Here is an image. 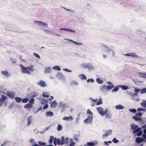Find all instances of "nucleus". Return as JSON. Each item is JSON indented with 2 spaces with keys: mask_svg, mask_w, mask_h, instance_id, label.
<instances>
[{
  "mask_svg": "<svg viewBox=\"0 0 146 146\" xmlns=\"http://www.w3.org/2000/svg\"><path fill=\"white\" fill-rule=\"evenodd\" d=\"M137 111H146V109H144L143 108H138L137 109Z\"/></svg>",
  "mask_w": 146,
  "mask_h": 146,
  "instance_id": "obj_35",
  "label": "nucleus"
},
{
  "mask_svg": "<svg viewBox=\"0 0 146 146\" xmlns=\"http://www.w3.org/2000/svg\"><path fill=\"white\" fill-rule=\"evenodd\" d=\"M117 87H115L111 91L112 92H117L119 89V88Z\"/></svg>",
  "mask_w": 146,
  "mask_h": 146,
  "instance_id": "obj_43",
  "label": "nucleus"
},
{
  "mask_svg": "<svg viewBox=\"0 0 146 146\" xmlns=\"http://www.w3.org/2000/svg\"><path fill=\"white\" fill-rule=\"evenodd\" d=\"M53 138V137L52 136L50 137V139L49 140V143H51L52 142Z\"/></svg>",
  "mask_w": 146,
  "mask_h": 146,
  "instance_id": "obj_47",
  "label": "nucleus"
},
{
  "mask_svg": "<svg viewBox=\"0 0 146 146\" xmlns=\"http://www.w3.org/2000/svg\"><path fill=\"white\" fill-rule=\"evenodd\" d=\"M59 104L60 106L61 107H64V104H63L62 102H60L59 103Z\"/></svg>",
  "mask_w": 146,
  "mask_h": 146,
  "instance_id": "obj_60",
  "label": "nucleus"
},
{
  "mask_svg": "<svg viewBox=\"0 0 146 146\" xmlns=\"http://www.w3.org/2000/svg\"><path fill=\"white\" fill-rule=\"evenodd\" d=\"M72 83L74 84L75 85H77L78 84V83L76 81H73L72 82Z\"/></svg>",
  "mask_w": 146,
  "mask_h": 146,
  "instance_id": "obj_63",
  "label": "nucleus"
},
{
  "mask_svg": "<svg viewBox=\"0 0 146 146\" xmlns=\"http://www.w3.org/2000/svg\"><path fill=\"white\" fill-rule=\"evenodd\" d=\"M102 49H103L104 51H106L109 53H110V52H111L112 53V55L113 56H114V53L112 50L110 49L105 45H103L102 46Z\"/></svg>",
  "mask_w": 146,
  "mask_h": 146,
  "instance_id": "obj_3",
  "label": "nucleus"
},
{
  "mask_svg": "<svg viewBox=\"0 0 146 146\" xmlns=\"http://www.w3.org/2000/svg\"><path fill=\"white\" fill-rule=\"evenodd\" d=\"M129 111L132 113H135L136 112V110L135 109H129Z\"/></svg>",
  "mask_w": 146,
  "mask_h": 146,
  "instance_id": "obj_40",
  "label": "nucleus"
},
{
  "mask_svg": "<svg viewBox=\"0 0 146 146\" xmlns=\"http://www.w3.org/2000/svg\"><path fill=\"white\" fill-rule=\"evenodd\" d=\"M72 42H73L74 43V44H76V45H81L82 44L81 43H78V42H76L75 41H72V40H70Z\"/></svg>",
  "mask_w": 146,
  "mask_h": 146,
  "instance_id": "obj_58",
  "label": "nucleus"
},
{
  "mask_svg": "<svg viewBox=\"0 0 146 146\" xmlns=\"http://www.w3.org/2000/svg\"><path fill=\"white\" fill-rule=\"evenodd\" d=\"M144 140V139H142L141 138L138 137L136 138L135 140V142L137 143L138 144H139Z\"/></svg>",
  "mask_w": 146,
  "mask_h": 146,
  "instance_id": "obj_12",
  "label": "nucleus"
},
{
  "mask_svg": "<svg viewBox=\"0 0 146 146\" xmlns=\"http://www.w3.org/2000/svg\"><path fill=\"white\" fill-rule=\"evenodd\" d=\"M30 141L31 143H33L35 142V141L33 139H31L30 140Z\"/></svg>",
  "mask_w": 146,
  "mask_h": 146,
  "instance_id": "obj_64",
  "label": "nucleus"
},
{
  "mask_svg": "<svg viewBox=\"0 0 146 146\" xmlns=\"http://www.w3.org/2000/svg\"><path fill=\"white\" fill-rule=\"evenodd\" d=\"M87 68H88L89 70H93L94 69L93 67L91 66L89 64V65H88V66Z\"/></svg>",
  "mask_w": 146,
  "mask_h": 146,
  "instance_id": "obj_55",
  "label": "nucleus"
},
{
  "mask_svg": "<svg viewBox=\"0 0 146 146\" xmlns=\"http://www.w3.org/2000/svg\"><path fill=\"white\" fill-rule=\"evenodd\" d=\"M62 129V126L60 124H58L57 127V130L58 131H61Z\"/></svg>",
  "mask_w": 146,
  "mask_h": 146,
  "instance_id": "obj_29",
  "label": "nucleus"
},
{
  "mask_svg": "<svg viewBox=\"0 0 146 146\" xmlns=\"http://www.w3.org/2000/svg\"><path fill=\"white\" fill-rule=\"evenodd\" d=\"M38 143L40 145H46V143L44 142H42L40 141H38Z\"/></svg>",
  "mask_w": 146,
  "mask_h": 146,
  "instance_id": "obj_39",
  "label": "nucleus"
},
{
  "mask_svg": "<svg viewBox=\"0 0 146 146\" xmlns=\"http://www.w3.org/2000/svg\"><path fill=\"white\" fill-rule=\"evenodd\" d=\"M37 84L43 87H44L46 86V84L42 80L40 81Z\"/></svg>",
  "mask_w": 146,
  "mask_h": 146,
  "instance_id": "obj_8",
  "label": "nucleus"
},
{
  "mask_svg": "<svg viewBox=\"0 0 146 146\" xmlns=\"http://www.w3.org/2000/svg\"><path fill=\"white\" fill-rule=\"evenodd\" d=\"M48 104H46L43 107V108L44 110H46L48 107Z\"/></svg>",
  "mask_w": 146,
  "mask_h": 146,
  "instance_id": "obj_53",
  "label": "nucleus"
},
{
  "mask_svg": "<svg viewBox=\"0 0 146 146\" xmlns=\"http://www.w3.org/2000/svg\"><path fill=\"white\" fill-rule=\"evenodd\" d=\"M73 119L72 117L70 116L69 117H64L63 118V120H65L67 121H72Z\"/></svg>",
  "mask_w": 146,
  "mask_h": 146,
  "instance_id": "obj_15",
  "label": "nucleus"
},
{
  "mask_svg": "<svg viewBox=\"0 0 146 146\" xmlns=\"http://www.w3.org/2000/svg\"><path fill=\"white\" fill-rule=\"evenodd\" d=\"M87 81L88 83L90 82H91L92 83L94 82V80L92 78H91L88 79L87 80Z\"/></svg>",
  "mask_w": 146,
  "mask_h": 146,
  "instance_id": "obj_48",
  "label": "nucleus"
},
{
  "mask_svg": "<svg viewBox=\"0 0 146 146\" xmlns=\"http://www.w3.org/2000/svg\"><path fill=\"white\" fill-rule=\"evenodd\" d=\"M124 55L127 56H130L133 57L138 56L135 53H127L125 54Z\"/></svg>",
  "mask_w": 146,
  "mask_h": 146,
  "instance_id": "obj_13",
  "label": "nucleus"
},
{
  "mask_svg": "<svg viewBox=\"0 0 146 146\" xmlns=\"http://www.w3.org/2000/svg\"><path fill=\"white\" fill-rule=\"evenodd\" d=\"M32 122V117L30 116L27 118V124L28 125H29Z\"/></svg>",
  "mask_w": 146,
  "mask_h": 146,
  "instance_id": "obj_18",
  "label": "nucleus"
},
{
  "mask_svg": "<svg viewBox=\"0 0 146 146\" xmlns=\"http://www.w3.org/2000/svg\"><path fill=\"white\" fill-rule=\"evenodd\" d=\"M20 66L21 67V70L22 72L23 73L30 74H31V72H33L34 70L33 66L27 67L26 68L24 67L22 64H20Z\"/></svg>",
  "mask_w": 146,
  "mask_h": 146,
  "instance_id": "obj_1",
  "label": "nucleus"
},
{
  "mask_svg": "<svg viewBox=\"0 0 146 146\" xmlns=\"http://www.w3.org/2000/svg\"><path fill=\"white\" fill-rule=\"evenodd\" d=\"M142 134V132L141 131H139L137 134V135L138 136H141Z\"/></svg>",
  "mask_w": 146,
  "mask_h": 146,
  "instance_id": "obj_51",
  "label": "nucleus"
},
{
  "mask_svg": "<svg viewBox=\"0 0 146 146\" xmlns=\"http://www.w3.org/2000/svg\"><path fill=\"white\" fill-rule=\"evenodd\" d=\"M118 86L119 88L121 87L123 90H126L129 88L125 85H118Z\"/></svg>",
  "mask_w": 146,
  "mask_h": 146,
  "instance_id": "obj_19",
  "label": "nucleus"
},
{
  "mask_svg": "<svg viewBox=\"0 0 146 146\" xmlns=\"http://www.w3.org/2000/svg\"><path fill=\"white\" fill-rule=\"evenodd\" d=\"M87 114L89 115H90V116H92L93 114V113L91 112V111L89 109L87 110Z\"/></svg>",
  "mask_w": 146,
  "mask_h": 146,
  "instance_id": "obj_32",
  "label": "nucleus"
},
{
  "mask_svg": "<svg viewBox=\"0 0 146 146\" xmlns=\"http://www.w3.org/2000/svg\"><path fill=\"white\" fill-rule=\"evenodd\" d=\"M6 96L3 95L0 98V107L2 105L4 100L6 99Z\"/></svg>",
  "mask_w": 146,
  "mask_h": 146,
  "instance_id": "obj_7",
  "label": "nucleus"
},
{
  "mask_svg": "<svg viewBox=\"0 0 146 146\" xmlns=\"http://www.w3.org/2000/svg\"><path fill=\"white\" fill-rule=\"evenodd\" d=\"M57 103L56 100H54L53 102H51L50 106L52 108H54L56 107L57 105Z\"/></svg>",
  "mask_w": 146,
  "mask_h": 146,
  "instance_id": "obj_14",
  "label": "nucleus"
},
{
  "mask_svg": "<svg viewBox=\"0 0 146 146\" xmlns=\"http://www.w3.org/2000/svg\"><path fill=\"white\" fill-rule=\"evenodd\" d=\"M45 115L46 117H51L53 115V113L51 111H47L46 112Z\"/></svg>",
  "mask_w": 146,
  "mask_h": 146,
  "instance_id": "obj_11",
  "label": "nucleus"
},
{
  "mask_svg": "<svg viewBox=\"0 0 146 146\" xmlns=\"http://www.w3.org/2000/svg\"><path fill=\"white\" fill-rule=\"evenodd\" d=\"M142 114L140 112H139L138 113H137L136 114V115L137 117H140L141 116Z\"/></svg>",
  "mask_w": 146,
  "mask_h": 146,
  "instance_id": "obj_54",
  "label": "nucleus"
},
{
  "mask_svg": "<svg viewBox=\"0 0 146 146\" xmlns=\"http://www.w3.org/2000/svg\"><path fill=\"white\" fill-rule=\"evenodd\" d=\"M105 89H106L107 90V86L106 85H103L100 88V90L102 91H103Z\"/></svg>",
  "mask_w": 146,
  "mask_h": 146,
  "instance_id": "obj_33",
  "label": "nucleus"
},
{
  "mask_svg": "<svg viewBox=\"0 0 146 146\" xmlns=\"http://www.w3.org/2000/svg\"><path fill=\"white\" fill-rule=\"evenodd\" d=\"M115 108L119 110H122L124 109V107L121 105H117L115 106Z\"/></svg>",
  "mask_w": 146,
  "mask_h": 146,
  "instance_id": "obj_16",
  "label": "nucleus"
},
{
  "mask_svg": "<svg viewBox=\"0 0 146 146\" xmlns=\"http://www.w3.org/2000/svg\"><path fill=\"white\" fill-rule=\"evenodd\" d=\"M15 93L14 92H7V96L11 99H12L15 97Z\"/></svg>",
  "mask_w": 146,
  "mask_h": 146,
  "instance_id": "obj_6",
  "label": "nucleus"
},
{
  "mask_svg": "<svg viewBox=\"0 0 146 146\" xmlns=\"http://www.w3.org/2000/svg\"><path fill=\"white\" fill-rule=\"evenodd\" d=\"M68 31L70 32H72V33H75V31L74 30H72L71 29H68Z\"/></svg>",
  "mask_w": 146,
  "mask_h": 146,
  "instance_id": "obj_59",
  "label": "nucleus"
},
{
  "mask_svg": "<svg viewBox=\"0 0 146 146\" xmlns=\"http://www.w3.org/2000/svg\"><path fill=\"white\" fill-rule=\"evenodd\" d=\"M86 145L87 146H88V145L90 146H94L95 145V143L92 142H88L87 143Z\"/></svg>",
  "mask_w": 146,
  "mask_h": 146,
  "instance_id": "obj_30",
  "label": "nucleus"
},
{
  "mask_svg": "<svg viewBox=\"0 0 146 146\" xmlns=\"http://www.w3.org/2000/svg\"><path fill=\"white\" fill-rule=\"evenodd\" d=\"M102 99L101 98H99L98 102L96 103V104L97 105H99L101 104L102 103Z\"/></svg>",
  "mask_w": 146,
  "mask_h": 146,
  "instance_id": "obj_36",
  "label": "nucleus"
},
{
  "mask_svg": "<svg viewBox=\"0 0 146 146\" xmlns=\"http://www.w3.org/2000/svg\"><path fill=\"white\" fill-rule=\"evenodd\" d=\"M88 65H89V64H83L81 65V66L82 67L84 68H87L88 66Z\"/></svg>",
  "mask_w": 146,
  "mask_h": 146,
  "instance_id": "obj_37",
  "label": "nucleus"
},
{
  "mask_svg": "<svg viewBox=\"0 0 146 146\" xmlns=\"http://www.w3.org/2000/svg\"><path fill=\"white\" fill-rule=\"evenodd\" d=\"M134 91H135V93H137L139 91H140V90L139 89H137L136 88H135Z\"/></svg>",
  "mask_w": 146,
  "mask_h": 146,
  "instance_id": "obj_57",
  "label": "nucleus"
},
{
  "mask_svg": "<svg viewBox=\"0 0 146 146\" xmlns=\"http://www.w3.org/2000/svg\"><path fill=\"white\" fill-rule=\"evenodd\" d=\"M112 141L113 142H114L115 143H118V142H119V141L117 140L115 138H113Z\"/></svg>",
  "mask_w": 146,
  "mask_h": 146,
  "instance_id": "obj_49",
  "label": "nucleus"
},
{
  "mask_svg": "<svg viewBox=\"0 0 146 146\" xmlns=\"http://www.w3.org/2000/svg\"><path fill=\"white\" fill-rule=\"evenodd\" d=\"M34 102V99L33 98H31L29 101V102L30 104H32Z\"/></svg>",
  "mask_w": 146,
  "mask_h": 146,
  "instance_id": "obj_50",
  "label": "nucleus"
},
{
  "mask_svg": "<svg viewBox=\"0 0 146 146\" xmlns=\"http://www.w3.org/2000/svg\"><path fill=\"white\" fill-rule=\"evenodd\" d=\"M141 130V129L140 128H138L136 129H134L133 131V133L135 134L137 132Z\"/></svg>",
  "mask_w": 146,
  "mask_h": 146,
  "instance_id": "obj_34",
  "label": "nucleus"
},
{
  "mask_svg": "<svg viewBox=\"0 0 146 146\" xmlns=\"http://www.w3.org/2000/svg\"><path fill=\"white\" fill-rule=\"evenodd\" d=\"M140 93L141 94L146 93V88L140 90Z\"/></svg>",
  "mask_w": 146,
  "mask_h": 146,
  "instance_id": "obj_31",
  "label": "nucleus"
},
{
  "mask_svg": "<svg viewBox=\"0 0 146 146\" xmlns=\"http://www.w3.org/2000/svg\"><path fill=\"white\" fill-rule=\"evenodd\" d=\"M97 110L98 111V113L102 116L104 115V110L101 107H97Z\"/></svg>",
  "mask_w": 146,
  "mask_h": 146,
  "instance_id": "obj_4",
  "label": "nucleus"
},
{
  "mask_svg": "<svg viewBox=\"0 0 146 146\" xmlns=\"http://www.w3.org/2000/svg\"><path fill=\"white\" fill-rule=\"evenodd\" d=\"M96 81L98 83L100 84H102L104 82L103 80H101L99 78H97Z\"/></svg>",
  "mask_w": 146,
  "mask_h": 146,
  "instance_id": "obj_26",
  "label": "nucleus"
},
{
  "mask_svg": "<svg viewBox=\"0 0 146 146\" xmlns=\"http://www.w3.org/2000/svg\"><path fill=\"white\" fill-rule=\"evenodd\" d=\"M40 26H42L44 27H45V26H47V24L46 23L41 22Z\"/></svg>",
  "mask_w": 146,
  "mask_h": 146,
  "instance_id": "obj_45",
  "label": "nucleus"
},
{
  "mask_svg": "<svg viewBox=\"0 0 146 146\" xmlns=\"http://www.w3.org/2000/svg\"><path fill=\"white\" fill-rule=\"evenodd\" d=\"M1 73L2 74L7 77H9L10 75L9 72L7 71H2L1 72Z\"/></svg>",
  "mask_w": 146,
  "mask_h": 146,
  "instance_id": "obj_9",
  "label": "nucleus"
},
{
  "mask_svg": "<svg viewBox=\"0 0 146 146\" xmlns=\"http://www.w3.org/2000/svg\"><path fill=\"white\" fill-rule=\"evenodd\" d=\"M109 134L108 133H106V134H103V137H107L108 136Z\"/></svg>",
  "mask_w": 146,
  "mask_h": 146,
  "instance_id": "obj_62",
  "label": "nucleus"
},
{
  "mask_svg": "<svg viewBox=\"0 0 146 146\" xmlns=\"http://www.w3.org/2000/svg\"><path fill=\"white\" fill-rule=\"evenodd\" d=\"M51 71V68L50 67L46 68L44 70L45 73H49Z\"/></svg>",
  "mask_w": 146,
  "mask_h": 146,
  "instance_id": "obj_27",
  "label": "nucleus"
},
{
  "mask_svg": "<svg viewBox=\"0 0 146 146\" xmlns=\"http://www.w3.org/2000/svg\"><path fill=\"white\" fill-rule=\"evenodd\" d=\"M131 129L133 130L136 129L138 128V126L135 124H131L130 125Z\"/></svg>",
  "mask_w": 146,
  "mask_h": 146,
  "instance_id": "obj_20",
  "label": "nucleus"
},
{
  "mask_svg": "<svg viewBox=\"0 0 146 146\" xmlns=\"http://www.w3.org/2000/svg\"><path fill=\"white\" fill-rule=\"evenodd\" d=\"M143 102L140 104L141 106L143 108H146V100H143Z\"/></svg>",
  "mask_w": 146,
  "mask_h": 146,
  "instance_id": "obj_17",
  "label": "nucleus"
},
{
  "mask_svg": "<svg viewBox=\"0 0 146 146\" xmlns=\"http://www.w3.org/2000/svg\"><path fill=\"white\" fill-rule=\"evenodd\" d=\"M52 69L54 70H57L58 71H60L61 70L60 68L58 66H55L52 68Z\"/></svg>",
  "mask_w": 146,
  "mask_h": 146,
  "instance_id": "obj_24",
  "label": "nucleus"
},
{
  "mask_svg": "<svg viewBox=\"0 0 146 146\" xmlns=\"http://www.w3.org/2000/svg\"><path fill=\"white\" fill-rule=\"evenodd\" d=\"M79 77L80 78H81L82 80L83 79H84L85 80H86V76L84 74H83L79 75Z\"/></svg>",
  "mask_w": 146,
  "mask_h": 146,
  "instance_id": "obj_23",
  "label": "nucleus"
},
{
  "mask_svg": "<svg viewBox=\"0 0 146 146\" xmlns=\"http://www.w3.org/2000/svg\"><path fill=\"white\" fill-rule=\"evenodd\" d=\"M57 142V140H56V139H54V143L55 145H56Z\"/></svg>",
  "mask_w": 146,
  "mask_h": 146,
  "instance_id": "obj_61",
  "label": "nucleus"
},
{
  "mask_svg": "<svg viewBox=\"0 0 146 146\" xmlns=\"http://www.w3.org/2000/svg\"><path fill=\"white\" fill-rule=\"evenodd\" d=\"M41 21H35L34 23L35 24L38 25V26H40L41 24Z\"/></svg>",
  "mask_w": 146,
  "mask_h": 146,
  "instance_id": "obj_41",
  "label": "nucleus"
},
{
  "mask_svg": "<svg viewBox=\"0 0 146 146\" xmlns=\"http://www.w3.org/2000/svg\"><path fill=\"white\" fill-rule=\"evenodd\" d=\"M92 118L93 117L92 116L89 115L88 118L84 121V122L87 123H91L92 122Z\"/></svg>",
  "mask_w": 146,
  "mask_h": 146,
  "instance_id": "obj_5",
  "label": "nucleus"
},
{
  "mask_svg": "<svg viewBox=\"0 0 146 146\" xmlns=\"http://www.w3.org/2000/svg\"><path fill=\"white\" fill-rule=\"evenodd\" d=\"M22 100L23 103H26L28 102V99L27 98H24L23 99H22Z\"/></svg>",
  "mask_w": 146,
  "mask_h": 146,
  "instance_id": "obj_46",
  "label": "nucleus"
},
{
  "mask_svg": "<svg viewBox=\"0 0 146 146\" xmlns=\"http://www.w3.org/2000/svg\"><path fill=\"white\" fill-rule=\"evenodd\" d=\"M33 55L39 58H40V56L38 55V54L36 53H33Z\"/></svg>",
  "mask_w": 146,
  "mask_h": 146,
  "instance_id": "obj_56",
  "label": "nucleus"
},
{
  "mask_svg": "<svg viewBox=\"0 0 146 146\" xmlns=\"http://www.w3.org/2000/svg\"><path fill=\"white\" fill-rule=\"evenodd\" d=\"M114 87V86L113 85H112L111 86L108 85L107 86V90L108 91Z\"/></svg>",
  "mask_w": 146,
  "mask_h": 146,
  "instance_id": "obj_28",
  "label": "nucleus"
},
{
  "mask_svg": "<svg viewBox=\"0 0 146 146\" xmlns=\"http://www.w3.org/2000/svg\"><path fill=\"white\" fill-rule=\"evenodd\" d=\"M70 146H74V145L75 144V143L73 141L72 139H70Z\"/></svg>",
  "mask_w": 146,
  "mask_h": 146,
  "instance_id": "obj_38",
  "label": "nucleus"
},
{
  "mask_svg": "<svg viewBox=\"0 0 146 146\" xmlns=\"http://www.w3.org/2000/svg\"><path fill=\"white\" fill-rule=\"evenodd\" d=\"M15 99L16 102L18 103H20L22 100V98L18 97H16Z\"/></svg>",
  "mask_w": 146,
  "mask_h": 146,
  "instance_id": "obj_25",
  "label": "nucleus"
},
{
  "mask_svg": "<svg viewBox=\"0 0 146 146\" xmlns=\"http://www.w3.org/2000/svg\"><path fill=\"white\" fill-rule=\"evenodd\" d=\"M44 31L47 34H50L52 33L51 31L46 29H44Z\"/></svg>",
  "mask_w": 146,
  "mask_h": 146,
  "instance_id": "obj_42",
  "label": "nucleus"
},
{
  "mask_svg": "<svg viewBox=\"0 0 146 146\" xmlns=\"http://www.w3.org/2000/svg\"><path fill=\"white\" fill-rule=\"evenodd\" d=\"M133 118L136 121H142V120L140 118L138 117L137 116H133Z\"/></svg>",
  "mask_w": 146,
  "mask_h": 146,
  "instance_id": "obj_21",
  "label": "nucleus"
},
{
  "mask_svg": "<svg viewBox=\"0 0 146 146\" xmlns=\"http://www.w3.org/2000/svg\"><path fill=\"white\" fill-rule=\"evenodd\" d=\"M61 140L59 138L57 139V144L59 145H62L64 143H68L69 140V138L68 137H66L65 139H64V138L63 137H62L61 138Z\"/></svg>",
  "mask_w": 146,
  "mask_h": 146,
  "instance_id": "obj_2",
  "label": "nucleus"
},
{
  "mask_svg": "<svg viewBox=\"0 0 146 146\" xmlns=\"http://www.w3.org/2000/svg\"><path fill=\"white\" fill-rule=\"evenodd\" d=\"M32 107V105L30 104H27L25 105L24 106V108L26 109L31 108Z\"/></svg>",
  "mask_w": 146,
  "mask_h": 146,
  "instance_id": "obj_22",
  "label": "nucleus"
},
{
  "mask_svg": "<svg viewBox=\"0 0 146 146\" xmlns=\"http://www.w3.org/2000/svg\"><path fill=\"white\" fill-rule=\"evenodd\" d=\"M42 96L44 97L48 98L49 96L46 93H44L42 94Z\"/></svg>",
  "mask_w": 146,
  "mask_h": 146,
  "instance_id": "obj_44",
  "label": "nucleus"
},
{
  "mask_svg": "<svg viewBox=\"0 0 146 146\" xmlns=\"http://www.w3.org/2000/svg\"><path fill=\"white\" fill-rule=\"evenodd\" d=\"M10 60L13 63H16V61L15 59H13L12 58H11L10 59Z\"/></svg>",
  "mask_w": 146,
  "mask_h": 146,
  "instance_id": "obj_52",
  "label": "nucleus"
},
{
  "mask_svg": "<svg viewBox=\"0 0 146 146\" xmlns=\"http://www.w3.org/2000/svg\"><path fill=\"white\" fill-rule=\"evenodd\" d=\"M138 74L140 77L146 78V73L141 72H138Z\"/></svg>",
  "mask_w": 146,
  "mask_h": 146,
  "instance_id": "obj_10",
  "label": "nucleus"
}]
</instances>
